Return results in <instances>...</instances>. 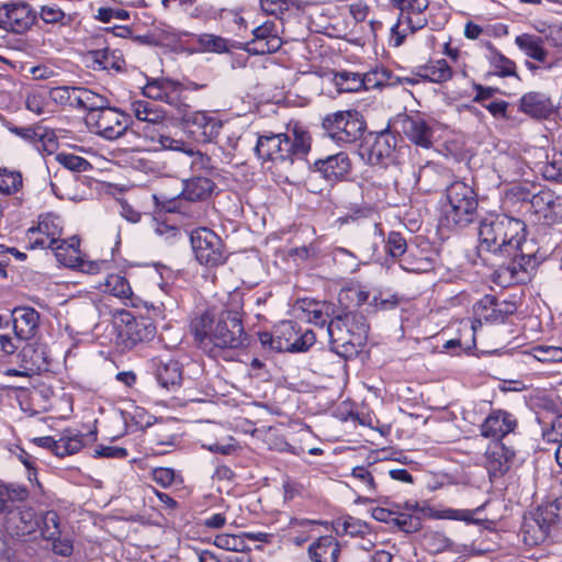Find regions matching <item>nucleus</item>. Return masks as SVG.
Returning a JSON list of instances; mask_svg holds the SVG:
<instances>
[{"label":"nucleus","instance_id":"5701e85b","mask_svg":"<svg viewBox=\"0 0 562 562\" xmlns=\"http://www.w3.org/2000/svg\"><path fill=\"white\" fill-rule=\"evenodd\" d=\"M396 137L390 131L379 133L367 149L368 162L376 166H387L394 158Z\"/></svg>","mask_w":562,"mask_h":562},{"label":"nucleus","instance_id":"20e7f679","mask_svg":"<svg viewBox=\"0 0 562 562\" xmlns=\"http://www.w3.org/2000/svg\"><path fill=\"white\" fill-rule=\"evenodd\" d=\"M477 209L476 194L463 181H454L440 202L439 224L448 229L463 228L473 222Z\"/></svg>","mask_w":562,"mask_h":562},{"label":"nucleus","instance_id":"1a4fd4ad","mask_svg":"<svg viewBox=\"0 0 562 562\" xmlns=\"http://www.w3.org/2000/svg\"><path fill=\"white\" fill-rule=\"evenodd\" d=\"M323 128L338 145H349L361 138L366 123L356 110L337 111L323 119Z\"/></svg>","mask_w":562,"mask_h":562},{"label":"nucleus","instance_id":"79ce46f5","mask_svg":"<svg viewBox=\"0 0 562 562\" xmlns=\"http://www.w3.org/2000/svg\"><path fill=\"white\" fill-rule=\"evenodd\" d=\"M418 75L430 82L441 83L452 78V69L446 59H437L424 65Z\"/></svg>","mask_w":562,"mask_h":562},{"label":"nucleus","instance_id":"f03ea898","mask_svg":"<svg viewBox=\"0 0 562 562\" xmlns=\"http://www.w3.org/2000/svg\"><path fill=\"white\" fill-rule=\"evenodd\" d=\"M61 220L59 216L47 213L41 215L37 226L26 231V241L30 249H52L57 260L65 266H72L79 259L78 237L61 239Z\"/></svg>","mask_w":562,"mask_h":562},{"label":"nucleus","instance_id":"dca6fc26","mask_svg":"<svg viewBox=\"0 0 562 562\" xmlns=\"http://www.w3.org/2000/svg\"><path fill=\"white\" fill-rule=\"evenodd\" d=\"M530 209L544 225L562 223V194L553 189L544 188L532 194Z\"/></svg>","mask_w":562,"mask_h":562},{"label":"nucleus","instance_id":"9d476101","mask_svg":"<svg viewBox=\"0 0 562 562\" xmlns=\"http://www.w3.org/2000/svg\"><path fill=\"white\" fill-rule=\"evenodd\" d=\"M191 247L195 259L203 266L216 267L226 260L221 237L207 227H198L190 233Z\"/></svg>","mask_w":562,"mask_h":562},{"label":"nucleus","instance_id":"e2e57ef3","mask_svg":"<svg viewBox=\"0 0 562 562\" xmlns=\"http://www.w3.org/2000/svg\"><path fill=\"white\" fill-rule=\"evenodd\" d=\"M386 252L393 257L397 258L406 255L407 244L405 238L397 232H391L387 235L385 243Z\"/></svg>","mask_w":562,"mask_h":562},{"label":"nucleus","instance_id":"7c9ffc66","mask_svg":"<svg viewBox=\"0 0 562 562\" xmlns=\"http://www.w3.org/2000/svg\"><path fill=\"white\" fill-rule=\"evenodd\" d=\"M424 513V517L430 519H445V520H457L467 524H477L479 520L474 519V514L480 510L477 507L474 510L471 509H456L449 507H434L427 505V507L420 509Z\"/></svg>","mask_w":562,"mask_h":562},{"label":"nucleus","instance_id":"a211bd4d","mask_svg":"<svg viewBox=\"0 0 562 562\" xmlns=\"http://www.w3.org/2000/svg\"><path fill=\"white\" fill-rule=\"evenodd\" d=\"M36 14L26 3L4 4L0 8V27L22 34L35 22Z\"/></svg>","mask_w":562,"mask_h":562},{"label":"nucleus","instance_id":"2eb2a0df","mask_svg":"<svg viewBox=\"0 0 562 562\" xmlns=\"http://www.w3.org/2000/svg\"><path fill=\"white\" fill-rule=\"evenodd\" d=\"M142 91L144 97L165 102L176 109L180 110L184 105L183 94L186 89L178 80L167 77L147 79Z\"/></svg>","mask_w":562,"mask_h":562},{"label":"nucleus","instance_id":"69168bd1","mask_svg":"<svg viewBox=\"0 0 562 562\" xmlns=\"http://www.w3.org/2000/svg\"><path fill=\"white\" fill-rule=\"evenodd\" d=\"M112 207L116 209L121 216L131 223H136L140 218V213L134 210L128 200L123 196L114 198Z\"/></svg>","mask_w":562,"mask_h":562},{"label":"nucleus","instance_id":"72a5a7b5","mask_svg":"<svg viewBox=\"0 0 562 562\" xmlns=\"http://www.w3.org/2000/svg\"><path fill=\"white\" fill-rule=\"evenodd\" d=\"M363 90L380 89L387 86H394L396 82L414 83V79L394 78L392 74L385 68H375L366 74H362Z\"/></svg>","mask_w":562,"mask_h":562},{"label":"nucleus","instance_id":"6e6d98bb","mask_svg":"<svg viewBox=\"0 0 562 562\" xmlns=\"http://www.w3.org/2000/svg\"><path fill=\"white\" fill-rule=\"evenodd\" d=\"M371 526L363 520L348 516L337 522V530H341L346 536L359 539L369 533Z\"/></svg>","mask_w":562,"mask_h":562},{"label":"nucleus","instance_id":"3c124183","mask_svg":"<svg viewBox=\"0 0 562 562\" xmlns=\"http://www.w3.org/2000/svg\"><path fill=\"white\" fill-rule=\"evenodd\" d=\"M76 109L94 111L105 110V98L87 88L78 87Z\"/></svg>","mask_w":562,"mask_h":562},{"label":"nucleus","instance_id":"774afa93","mask_svg":"<svg viewBox=\"0 0 562 562\" xmlns=\"http://www.w3.org/2000/svg\"><path fill=\"white\" fill-rule=\"evenodd\" d=\"M547 42L555 48L562 47V23H550L549 31L544 37Z\"/></svg>","mask_w":562,"mask_h":562},{"label":"nucleus","instance_id":"a18cd8bd","mask_svg":"<svg viewBox=\"0 0 562 562\" xmlns=\"http://www.w3.org/2000/svg\"><path fill=\"white\" fill-rule=\"evenodd\" d=\"M167 38L175 52L188 53L190 55L198 54V34L187 31H171L168 33Z\"/></svg>","mask_w":562,"mask_h":562},{"label":"nucleus","instance_id":"0eeeda50","mask_svg":"<svg viewBox=\"0 0 562 562\" xmlns=\"http://www.w3.org/2000/svg\"><path fill=\"white\" fill-rule=\"evenodd\" d=\"M201 344H211L218 349H236L244 347L247 336L241 324V316L237 310H225L218 321L210 326L209 330L196 331Z\"/></svg>","mask_w":562,"mask_h":562},{"label":"nucleus","instance_id":"f704fd0d","mask_svg":"<svg viewBox=\"0 0 562 562\" xmlns=\"http://www.w3.org/2000/svg\"><path fill=\"white\" fill-rule=\"evenodd\" d=\"M8 521L14 526L18 536L34 532L40 527V520L32 508L10 510Z\"/></svg>","mask_w":562,"mask_h":562},{"label":"nucleus","instance_id":"ea45409f","mask_svg":"<svg viewBox=\"0 0 562 562\" xmlns=\"http://www.w3.org/2000/svg\"><path fill=\"white\" fill-rule=\"evenodd\" d=\"M485 467L491 477H497L507 471L508 460L503 445L496 442L487 448L485 452Z\"/></svg>","mask_w":562,"mask_h":562},{"label":"nucleus","instance_id":"c9c22d12","mask_svg":"<svg viewBox=\"0 0 562 562\" xmlns=\"http://www.w3.org/2000/svg\"><path fill=\"white\" fill-rule=\"evenodd\" d=\"M527 361L533 359L543 364L562 363V341L559 345L540 344L525 351Z\"/></svg>","mask_w":562,"mask_h":562},{"label":"nucleus","instance_id":"09e8293b","mask_svg":"<svg viewBox=\"0 0 562 562\" xmlns=\"http://www.w3.org/2000/svg\"><path fill=\"white\" fill-rule=\"evenodd\" d=\"M130 116L115 108L108 106V140L122 136L128 126Z\"/></svg>","mask_w":562,"mask_h":562},{"label":"nucleus","instance_id":"13d9d810","mask_svg":"<svg viewBox=\"0 0 562 562\" xmlns=\"http://www.w3.org/2000/svg\"><path fill=\"white\" fill-rule=\"evenodd\" d=\"M78 87H55L49 91L50 99L59 104L76 109Z\"/></svg>","mask_w":562,"mask_h":562},{"label":"nucleus","instance_id":"4d7b16f0","mask_svg":"<svg viewBox=\"0 0 562 562\" xmlns=\"http://www.w3.org/2000/svg\"><path fill=\"white\" fill-rule=\"evenodd\" d=\"M214 544L227 551H245L248 549V542L245 541L244 532L240 535L222 533L217 535L214 539Z\"/></svg>","mask_w":562,"mask_h":562},{"label":"nucleus","instance_id":"6e6552de","mask_svg":"<svg viewBox=\"0 0 562 562\" xmlns=\"http://www.w3.org/2000/svg\"><path fill=\"white\" fill-rule=\"evenodd\" d=\"M429 0H397L398 18L391 27L390 42L398 47L407 35L423 29L428 22Z\"/></svg>","mask_w":562,"mask_h":562},{"label":"nucleus","instance_id":"412c9836","mask_svg":"<svg viewBox=\"0 0 562 562\" xmlns=\"http://www.w3.org/2000/svg\"><path fill=\"white\" fill-rule=\"evenodd\" d=\"M86 439L94 440L95 432L91 431L83 435H63L59 439H54L50 436L37 437L33 439V442L37 447L46 448L53 451L58 457H65L78 452L83 446Z\"/></svg>","mask_w":562,"mask_h":562},{"label":"nucleus","instance_id":"f257e3e1","mask_svg":"<svg viewBox=\"0 0 562 562\" xmlns=\"http://www.w3.org/2000/svg\"><path fill=\"white\" fill-rule=\"evenodd\" d=\"M476 249L484 260H503L502 272L509 276L510 282H526L536 267L526 224L506 214L490 213L481 220Z\"/></svg>","mask_w":562,"mask_h":562},{"label":"nucleus","instance_id":"052dcab7","mask_svg":"<svg viewBox=\"0 0 562 562\" xmlns=\"http://www.w3.org/2000/svg\"><path fill=\"white\" fill-rule=\"evenodd\" d=\"M36 150L41 154L53 155L58 148V140L53 131H48L44 127L41 128L40 137L36 138L35 146Z\"/></svg>","mask_w":562,"mask_h":562},{"label":"nucleus","instance_id":"49530a36","mask_svg":"<svg viewBox=\"0 0 562 562\" xmlns=\"http://www.w3.org/2000/svg\"><path fill=\"white\" fill-rule=\"evenodd\" d=\"M333 82L338 92H359L363 90L362 74L340 71L334 75Z\"/></svg>","mask_w":562,"mask_h":562},{"label":"nucleus","instance_id":"c85d7f7f","mask_svg":"<svg viewBox=\"0 0 562 562\" xmlns=\"http://www.w3.org/2000/svg\"><path fill=\"white\" fill-rule=\"evenodd\" d=\"M339 552V543L333 536L317 538L307 549L311 562H337Z\"/></svg>","mask_w":562,"mask_h":562},{"label":"nucleus","instance_id":"a19ab883","mask_svg":"<svg viewBox=\"0 0 562 562\" xmlns=\"http://www.w3.org/2000/svg\"><path fill=\"white\" fill-rule=\"evenodd\" d=\"M303 311L305 313L306 322L316 325L319 331L325 333V325H327L331 319V305L326 302H308Z\"/></svg>","mask_w":562,"mask_h":562},{"label":"nucleus","instance_id":"f8f14e48","mask_svg":"<svg viewBox=\"0 0 562 562\" xmlns=\"http://www.w3.org/2000/svg\"><path fill=\"white\" fill-rule=\"evenodd\" d=\"M516 305L508 301L498 302L493 295H484L473 305V321L471 329L473 335L483 323L501 324L514 314Z\"/></svg>","mask_w":562,"mask_h":562},{"label":"nucleus","instance_id":"9b49d317","mask_svg":"<svg viewBox=\"0 0 562 562\" xmlns=\"http://www.w3.org/2000/svg\"><path fill=\"white\" fill-rule=\"evenodd\" d=\"M149 128V126L147 127ZM145 136L148 137L154 145L151 149H166L173 151H181L187 155L189 158L190 168L193 172L200 171H210L213 169V164L211 157L201 153L200 150H193L189 145H187L182 139H176L171 136L164 135L160 133L154 134L150 130L144 131Z\"/></svg>","mask_w":562,"mask_h":562},{"label":"nucleus","instance_id":"cd10ccee","mask_svg":"<svg viewBox=\"0 0 562 562\" xmlns=\"http://www.w3.org/2000/svg\"><path fill=\"white\" fill-rule=\"evenodd\" d=\"M553 109L551 99L540 92L525 93L519 100V110L535 119L547 117L553 112Z\"/></svg>","mask_w":562,"mask_h":562},{"label":"nucleus","instance_id":"37998d69","mask_svg":"<svg viewBox=\"0 0 562 562\" xmlns=\"http://www.w3.org/2000/svg\"><path fill=\"white\" fill-rule=\"evenodd\" d=\"M108 151L111 155V158L108 157V162L112 161L116 165L127 166L144 171L150 169L147 166L145 159L138 156L139 151H136L134 149H120L117 147L109 146Z\"/></svg>","mask_w":562,"mask_h":562},{"label":"nucleus","instance_id":"393cba45","mask_svg":"<svg viewBox=\"0 0 562 562\" xmlns=\"http://www.w3.org/2000/svg\"><path fill=\"white\" fill-rule=\"evenodd\" d=\"M427 505H420L414 501H407L403 505H395V515L393 525L397 526L402 531L412 533L422 528L424 513L420 510Z\"/></svg>","mask_w":562,"mask_h":562},{"label":"nucleus","instance_id":"423d86ee","mask_svg":"<svg viewBox=\"0 0 562 562\" xmlns=\"http://www.w3.org/2000/svg\"><path fill=\"white\" fill-rule=\"evenodd\" d=\"M108 313L112 314L113 341L121 352L132 350L156 336V326L148 318H136L126 310H113L109 303Z\"/></svg>","mask_w":562,"mask_h":562},{"label":"nucleus","instance_id":"4c0bfd02","mask_svg":"<svg viewBox=\"0 0 562 562\" xmlns=\"http://www.w3.org/2000/svg\"><path fill=\"white\" fill-rule=\"evenodd\" d=\"M108 292L120 300L125 306H134V294L130 282L120 273L108 274Z\"/></svg>","mask_w":562,"mask_h":562},{"label":"nucleus","instance_id":"6ab92c4d","mask_svg":"<svg viewBox=\"0 0 562 562\" xmlns=\"http://www.w3.org/2000/svg\"><path fill=\"white\" fill-rule=\"evenodd\" d=\"M401 132L414 145L428 149L432 146L436 122L425 120L418 115H405L400 121Z\"/></svg>","mask_w":562,"mask_h":562},{"label":"nucleus","instance_id":"5fc2aeb1","mask_svg":"<svg viewBox=\"0 0 562 562\" xmlns=\"http://www.w3.org/2000/svg\"><path fill=\"white\" fill-rule=\"evenodd\" d=\"M40 529L41 535L44 539H57L60 535L59 516L55 510H47L41 517Z\"/></svg>","mask_w":562,"mask_h":562},{"label":"nucleus","instance_id":"338daca9","mask_svg":"<svg viewBox=\"0 0 562 562\" xmlns=\"http://www.w3.org/2000/svg\"><path fill=\"white\" fill-rule=\"evenodd\" d=\"M104 110H94L87 112L85 117L86 125L93 134L103 136L105 135V124L103 120Z\"/></svg>","mask_w":562,"mask_h":562},{"label":"nucleus","instance_id":"2f4dec72","mask_svg":"<svg viewBox=\"0 0 562 562\" xmlns=\"http://www.w3.org/2000/svg\"><path fill=\"white\" fill-rule=\"evenodd\" d=\"M516 46L528 57L544 64L549 56L548 49L543 45L540 36L522 33L515 37Z\"/></svg>","mask_w":562,"mask_h":562},{"label":"nucleus","instance_id":"c756f323","mask_svg":"<svg viewBox=\"0 0 562 562\" xmlns=\"http://www.w3.org/2000/svg\"><path fill=\"white\" fill-rule=\"evenodd\" d=\"M215 183L207 177H193L183 181L180 195L188 201H203L210 198Z\"/></svg>","mask_w":562,"mask_h":562},{"label":"nucleus","instance_id":"aec40b11","mask_svg":"<svg viewBox=\"0 0 562 562\" xmlns=\"http://www.w3.org/2000/svg\"><path fill=\"white\" fill-rule=\"evenodd\" d=\"M517 426V420L513 414L504 409H493L480 426L481 435L484 438L499 441L513 432Z\"/></svg>","mask_w":562,"mask_h":562},{"label":"nucleus","instance_id":"603ef678","mask_svg":"<svg viewBox=\"0 0 562 562\" xmlns=\"http://www.w3.org/2000/svg\"><path fill=\"white\" fill-rule=\"evenodd\" d=\"M536 514L550 527L562 524V496L540 505Z\"/></svg>","mask_w":562,"mask_h":562},{"label":"nucleus","instance_id":"864d4df0","mask_svg":"<svg viewBox=\"0 0 562 562\" xmlns=\"http://www.w3.org/2000/svg\"><path fill=\"white\" fill-rule=\"evenodd\" d=\"M198 53L221 54L228 50L227 40L214 34H198Z\"/></svg>","mask_w":562,"mask_h":562},{"label":"nucleus","instance_id":"de8ad7c7","mask_svg":"<svg viewBox=\"0 0 562 562\" xmlns=\"http://www.w3.org/2000/svg\"><path fill=\"white\" fill-rule=\"evenodd\" d=\"M132 110L137 120L149 124H159L165 119L164 111L144 100H136L132 102Z\"/></svg>","mask_w":562,"mask_h":562},{"label":"nucleus","instance_id":"680f3d73","mask_svg":"<svg viewBox=\"0 0 562 562\" xmlns=\"http://www.w3.org/2000/svg\"><path fill=\"white\" fill-rule=\"evenodd\" d=\"M55 160L59 162L66 170L70 171H85L90 166V164L85 158L74 154H56Z\"/></svg>","mask_w":562,"mask_h":562},{"label":"nucleus","instance_id":"e433bc0d","mask_svg":"<svg viewBox=\"0 0 562 562\" xmlns=\"http://www.w3.org/2000/svg\"><path fill=\"white\" fill-rule=\"evenodd\" d=\"M350 477L356 486L366 494L363 496V501H373V497L378 494V486L373 472L370 468L364 465L355 467L351 471Z\"/></svg>","mask_w":562,"mask_h":562},{"label":"nucleus","instance_id":"b1692460","mask_svg":"<svg viewBox=\"0 0 562 562\" xmlns=\"http://www.w3.org/2000/svg\"><path fill=\"white\" fill-rule=\"evenodd\" d=\"M158 384L168 390H177L182 382V367L172 358L157 357L151 360Z\"/></svg>","mask_w":562,"mask_h":562},{"label":"nucleus","instance_id":"a878e982","mask_svg":"<svg viewBox=\"0 0 562 562\" xmlns=\"http://www.w3.org/2000/svg\"><path fill=\"white\" fill-rule=\"evenodd\" d=\"M12 324L14 335L21 340L33 338L40 325L38 312L29 306H18L12 311Z\"/></svg>","mask_w":562,"mask_h":562},{"label":"nucleus","instance_id":"473e14b6","mask_svg":"<svg viewBox=\"0 0 562 562\" xmlns=\"http://www.w3.org/2000/svg\"><path fill=\"white\" fill-rule=\"evenodd\" d=\"M550 526L542 521L535 513L526 517L521 527L522 538L526 544L537 546L543 542L549 536Z\"/></svg>","mask_w":562,"mask_h":562},{"label":"nucleus","instance_id":"58836bf2","mask_svg":"<svg viewBox=\"0 0 562 562\" xmlns=\"http://www.w3.org/2000/svg\"><path fill=\"white\" fill-rule=\"evenodd\" d=\"M400 266L403 270L414 273H426L434 269V260L422 254L419 249H409L407 254L401 258Z\"/></svg>","mask_w":562,"mask_h":562},{"label":"nucleus","instance_id":"f3484780","mask_svg":"<svg viewBox=\"0 0 562 562\" xmlns=\"http://www.w3.org/2000/svg\"><path fill=\"white\" fill-rule=\"evenodd\" d=\"M252 38L245 44V49L252 55H265L277 52L282 40L279 36L278 25L272 21H265L251 29Z\"/></svg>","mask_w":562,"mask_h":562},{"label":"nucleus","instance_id":"bb28decb","mask_svg":"<svg viewBox=\"0 0 562 562\" xmlns=\"http://www.w3.org/2000/svg\"><path fill=\"white\" fill-rule=\"evenodd\" d=\"M317 524L316 520L306 518H291L289 522L280 529V538L284 543L300 547L311 538L313 527Z\"/></svg>","mask_w":562,"mask_h":562},{"label":"nucleus","instance_id":"4468645a","mask_svg":"<svg viewBox=\"0 0 562 562\" xmlns=\"http://www.w3.org/2000/svg\"><path fill=\"white\" fill-rule=\"evenodd\" d=\"M278 352H303L316 340V333L311 329L301 330L292 321H283L277 326Z\"/></svg>","mask_w":562,"mask_h":562},{"label":"nucleus","instance_id":"ddd939ff","mask_svg":"<svg viewBox=\"0 0 562 562\" xmlns=\"http://www.w3.org/2000/svg\"><path fill=\"white\" fill-rule=\"evenodd\" d=\"M182 120L186 131L200 143H212L223 127L218 116L207 111L186 112Z\"/></svg>","mask_w":562,"mask_h":562},{"label":"nucleus","instance_id":"c03bdc74","mask_svg":"<svg viewBox=\"0 0 562 562\" xmlns=\"http://www.w3.org/2000/svg\"><path fill=\"white\" fill-rule=\"evenodd\" d=\"M486 58L496 75L501 77L516 76V64L496 49L490 42L486 43Z\"/></svg>","mask_w":562,"mask_h":562},{"label":"nucleus","instance_id":"39448f33","mask_svg":"<svg viewBox=\"0 0 562 562\" xmlns=\"http://www.w3.org/2000/svg\"><path fill=\"white\" fill-rule=\"evenodd\" d=\"M263 160L290 161L304 158L311 150L310 134L295 126L288 134H269L258 137L255 148Z\"/></svg>","mask_w":562,"mask_h":562},{"label":"nucleus","instance_id":"bf43d9fd","mask_svg":"<svg viewBox=\"0 0 562 562\" xmlns=\"http://www.w3.org/2000/svg\"><path fill=\"white\" fill-rule=\"evenodd\" d=\"M88 50L83 55V63L88 68L94 70L105 69V47L94 48L93 38L87 41Z\"/></svg>","mask_w":562,"mask_h":562},{"label":"nucleus","instance_id":"4be33fe9","mask_svg":"<svg viewBox=\"0 0 562 562\" xmlns=\"http://www.w3.org/2000/svg\"><path fill=\"white\" fill-rule=\"evenodd\" d=\"M351 169V162L346 153L330 155L325 159L314 161L312 170L318 172L327 182L335 183L342 180Z\"/></svg>","mask_w":562,"mask_h":562},{"label":"nucleus","instance_id":"7ed1b4c3","mask_svg":"<svg viewBox=\"0 0 562 562\" xmlns=\"http://www.w3.org/2000/svg\"><path fill=\"white\" fill-rule=\"evenodd\" d=\"M369 326L366 318L356 313H345L329 321L324 334L328 336L330 348L342 358L359 353L368 338Z\"/></svg>","mask_w":562,"mask_h":562},{"label":"nucleus","instance_id":"8fccbe9b","mask_svg":"<svg viewBox=\"0 0 562 562\" xmlns=\"http://www.w3.org/2000/svg\"><path fill=\"white\" fill-rule=\"evenodd\" d=\"M23 187V177L19 170L0 168V194L12 195Z\"/></svg>","mask_w":562,"mask_h":562},{"label":"nucleus","instance_id":"0e129e2a","mask_svg":"<svg viewBox=\"0 0 562 562\" xmlns=\"http://www.w3.org/2000/svg\"><path fill=\"white\" fill-rule=\"evenodd\" d=\"M542 437L548 442H562V415H554L551 422L542 427Z\"/></svg>","mask_w":562,"mask_h":562}]
</instances>
